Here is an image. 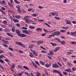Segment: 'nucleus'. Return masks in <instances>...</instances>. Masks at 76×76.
Segmentation results:
<instances>
[{"label": "nucleus", "mask_w": 76, "mask_h": 76, "mask_svg": "<svg viewBox=\"0 0 76 76\" xmlns=\"http://www.w3.org/2000/svg\"><path fill=\"white\" fill-rule=\"evenodd\" d=\"M15 44L17 45H19L20 46L21 44H22V43L19 42H16Z\"/></svg>", "instance_id": "11"}, {"label": "nucleus", "mask_w": 76, "mask_h": 76, "mask_svg": "<svg viewBox=\"0 0 76 76\" xmlns=\"http://www.w3.org/2000/svg\"><path fill=\"white\" fill-rule=\"evenodd\" d=\"M72 71H75V70H76V68L74 67L72 68Z\"/></svg>", "instance_id": "50"}, {"label": "nucleus", "mask_w": 76, "mask_h": 76, "mask_svg": "<svg viewBox=\"0 0 76 76\" xmlns=\"http://www.w3.org/2000/svg\"><path fill=\"white\" fill-rule=\"evenodd\" d=\"M55 39L56 40V41H57L58 42H61V41L59 39H58V38H56Z\"/></svg>", "instance_id": "29"}, {"label": "nucleus", "mask_w": 76, "mask_h": 76, "mask_svg": "<svg viewBox=\"0 0 76 76\" xmlns=\"http://www.w3.org/2000/svg\"><path fill=\"white\" fill-rule=\"evenodd\" d=\"M63 73L64 75H66V76H67V73L66 72H63Z\"/></svg>", "instance_id": "32"}, {"label": "nucleus", "mask_w": 76, "mask_h": 76, "mask_svg": "<svg viewBox=\"0 0 76 76\" xmlns=\"http://www.w3.org/2000/svg\"><path fill=\"white\" fill-rule=\"evenodd\" d=\"M55 32V35H56L57 36H58L60 34H61V32L60 31H56Z\"/></svg>", "instance_id": "6"}, {"label": "nucleus", "mask_w": 76, "mask_h": 76, "mask_svg": "<svg viewBox=\"0 0 76 76\" xmlns=\"http://www.w3.org/2000/svg\"><path fill=\"white\" fill-rule=\"evenodd\" d=\"M37 76H39V75H41V74L38 72H36Z\"/></svg>", "instance_id": "42"}, {"label": "nucleus", "mask_w": 76, "mask_h": 76, "mask_svg": "<svg viewBox=\"0 0 76 76\" xmlns=\"http://www.w3.org/2000/svg\"><path fill=\"white\" fill-rule=\"evenodd\" d=\"M45 66L46 67H48L49 66V64H45Z\"/></svg>", "instance_id": "39"}, {"label": "nucleus", "mask_w": 76, "mask_h": 76, "mask_svg": "<svg viewBox=\"0 0 76 76\" xmlns=\"http://www.w3.org/2000/svg\"><path fill=\"white\" fill-rule=\"evenodd\" d=\"M61 43L62 44H64L66 43V42L65 41H62Z\"/></svg>", "instance_id": "38"}, {"label": "nucleus", "mask_w": 76, "mask_h": 76, "mask_svg": "<svg viewBox=\"0 0 76 76\" xmlns=\"http://www.w3.org/2000/svg\"><path fill=\"white\" fill-rule=\"evenodd\" d=\"M45 25H47V26H48V27H50V25H48V24L47 23H44Z\"/></svg>", "instance_id": "46"}, {"label": "nucleus", "mask_w": 76, "mask_h": 76, "mask_svg": "<svg viewBox=\"0 0 76 76\" xmlns=\"http://www.w3.org/2000/svg\"><path fill=\"white\" fill-rule=\"evenodd\" d=\"M50 54V55H53V54H54V53H53V51H50L49 52Z\"/></svg>", "instance_id": "22"}, {"label": "nucleus", "mask_w": 76, "mask_h": 76, "mask_svg": "<svg viewBox=\"0 0 76 76\" xmlns=\"http://www.w3.org/2000/svg\"><path fill=\"white\" fill-rule=\"evenodd\" d=\"M15 65L13 64L11 66V68L12 69H13L15 67Z\"/></svg>", "instance_id": "40"}, {"label": "nucleus", "mask_w": 76, "mask_h": 76, "mask_svg": "<svg viewBox=\"0 0 76 76\" xmlns=\"http://www.w3.org/2000/svg\"><path fill=\"white\" fill-rule=\"evenodd\" d=\"M15 2V3H17L18 4H19L20 3V2L18 1L17 0H14Z\"/></svg>", "instance_id": "35"}, {"label": "nucleus", "mask_w": 76, "mask_h": 76, "mask_svg": "<svg viewBox=\"0 0 76 76\" xmlns=\"http://www.w3.org/2000/svg\"><path fill=\"white\" fill-rule=\"evenodd\" d=\"M21 47H23V48H26V46H25V45H23L22 43L20 45Z\"/></svg>", "instance_id": "24"}, {"label": "nucleus", "mask_w": 76, "mask_h": 76, "mask_svg": "<svg viewBox=\"0 0 76 76\" xmlns=\"http://www.w3.org/2000/svg\"><path fill=\"white\" fill-rule=\"evenodd\" d=\"M43 30L44 31V32H46V33H48V31L46 30H45V29H43Z\"/></svg>", "instance_id": "63"}, {"label": "nucleus", "mask_w": 76, "mask_h": 76, "mask_svg": "<svg viewBox=\"0 0 76 76\" xmlns=\"http://www.w3.org/2000/svg\"><path fill=\"white\" fill-rule=\"evenodd\" d=\"M16 25L18 27H20V24L19 23H17L16 24Z\"/></svg>", "instance_id": "54"}, {"label": "nucleus", "mask_w": 76, "mask_h": 76, "mask_svg": "<svg viewBox=\"0 0 76 76\" xmlns=\"http://www.w3.org/2000/svg\"><path fill=\"white\" fill-rule=\"evenodd\" d=\"M15 32L17 34H18V35L19 34H20V31H19V30H18L17 29H16L15 30Z\"/></svg>", "instance_id": "10"}, {"label": "nucleus", "mask_w": 76, "mask_h": 76, "mask_svg": "<svg viewBox=\"0 0 76 76\" xmlns=\"http://www.w3.org/2000/svg\"><path fill=\"white\" fill-rule=\"evenodd\" d=\"M28 16H26V18H25V20L26 21V23H29L30 22H32V21H31V20H29L28 19Z\"/></svg>", "instance_id": "1"}, {"label": "nucleus", "mask_w": 76, "mask_h": 76, "mask_svg": "<svg viewBox=\"0 0 76 76\" xmlns=\"http://www.w3.org/2000/svg\"><path fill=\"white\" fill-rule=\"evenodd\" d=\"M4 53V51L1 50H0V54H1V53Z\"/></svg>", "instance_id": "49"}, {"label": "nucleus", "mask_w": 76, "mask_h": 76, "mask_svg": "<svg viewBox=\"0 0 76 76\" xmlns=\"http://www.w3.org/2000/svg\"><path fill=\"white\" fill-rule=\"evenodd\" d=\"M65 71L66 72H70V73L72 72V70H70V69H66L65 70Z\"/></svg>", "instance_id": "12"}, {"label": "nucleus", "mask_w": 76, "mask_h": 76, "mask_svg": "<svg viewBox=\"0 0 76 76\" xmlns=\"http://www.w3.org/2000/svg\"><path fill=\"white\" fill-rule=\"evenodd\" d=\"M2 3L3 4H6V2H5L4 1H2Z\"/></svg>", "instance_id": "64"}, {"label": "nucleus", "mask_w": 76, "mask_h": 76, "mask_svg": "<svg viewBox=\"0 0 76 76\" xmlns=\"http://www.w3.org/2000/svg\"><path fill=\"white\" fill-rule=\"evenodd\" d=\"M45 35H46V33H45L42 34L41 35L42 37H44V36H45Z\"/></svg>", "instance_id": "52"}, {"label": "nucleus", "mask_w": 76, "mask_h": 76, "mask_svg": "<svg viewBox=\"0 0 76 76\" xmlns=\"http://www.w3.org/2000/svg\"><path fill=\"white\" fill-rule=\"evenodd\" d=\"M50 14H51L52 15H53V16H54V15H55V12H50Z\"/></svg>", "instance_id": "51"}, {"label": "nucleus", "mask_w": 76, "mask_h": 76, "mask_svg": "<svg viewBox=\"0 0 76 76\" xmlns=\"http://www.w3.org/2000/svg\"><path fill=\"white\" fill-rule=\"evenodd\" d=\"M53 72H54V73H59V71H57L56 70H53Z\"/></svg>", "instance_id": "19"}, {"label": "nucleus", "mask_w": 76, "mask_h": 76, "mask_svg": "<svg viewBox=\"0 0 76 76\" xmlns=\"http://www.w3.org/2000/svg\"><path fill=\"white\" fill-rule=\"evenodd\" d=\"M41 52L42 53H46V52L45 51L42 50L41 51Z\"/></svg>", "instance_id": "62"}, {"label": "nucleus", "mask_w": 76, "mask_h": 76, "mask_svg": "<svg viewBox=\"0 0 76 76\" xmlns=\"http://www.w3.org/2000/svg\"><path fill=\"white\" fill-rule=\"evenodd\" d=\"M67 64L69 66H73V64H71V63H70L69 62H67Z\"/></svg>", "instance_id": "26"}, {"label": "nucleus", "mask_w": 76, "mask_h": 76, "mask_svg": "<svg viewBox=\"0 0 76 76\" xmlns=\"http://www.w3.org/2000/svg\"><path fill=\"white\" fill-rule=\"evenodd\" d=\"M50 44L53 46H56L57 45V44L55 43H51Z\"/></svg>", "instance_id": "23"}, {"label": "nucleus", "mask_w": 76, "mask_h": 76, "mask_svg": "<svg viewBox=\"0 0 76 76\" xmlns=\"http://www.w3.org/2000/svg\"><path fill=\"white\" fill-rule=\"evenodd\" d=\"M57 64L59 65V66H61V64L60 63V62H57Z\"/></svg>", "instance_id": "45"}, {"label": "nucleus", "mask_w": 76, "mask_h": 76, "mask_svg": "<svg viewBox=\"0 0 76 76\" xmlns=\"http://www.w3.org/2000/svg\"><path fill=\"white\" fill-rule=\"evenodd\" d=\"M65 21L66 22V24H69V25L71 24V22L69 20L65 19Z\"/></svg>", "instance_id": "7"}, {"label": "nucleus", "mask_w": 76, "mask_h": 76, "mask_svg": "<svg viewBox=\"0 0 76 76\" xmlns=\"http://www.w3.org/2000/svg\"><path fill=\"white\" fill-rule=\"evenodd\" d=\"M40 63L43 66H44L45 65V62H42V61H39Z\"/></svg>", "instance_id": "15"}, {"label": "nucleus", "mask_w": 76, "mask_h": 76, "mask_svg": "<svg viewBox=\"0 0 76 76\" xmlns=\"http://www.w3.org/2000/svg\"><path fill=\"white\" fill-rule=\"evenodd\" d=\"M18 36L19 37H26V35L24 34H18Z\"/></svg>", "instance_id": "3"}, {"label": "nucleus", "mask_w": 76, "mask_h": 76, "mask_svg": "<svg viewBox=\"0 0 76 76\" xmlns=\"http://www.w3.org/2000/svg\"><path fill=\"white\" fill-rule=\"evenodd\" d=\"M4 57V56L3 55H1L0 56V59H1V58H3V57Z\"/></svg>", "instance_id": "36"}, {"label": "nucleus", "mask_w": 76, "mask_h": 76, "mask_svg": "<svg viewBox=\"0 0 76 76\" xmlns=\"http://www.w3.org/2000/svg\"><path fill=\"white\" fill-rule=\"evenodd\" d=\"M0 63H4V61L2 60H1L0 59Z\"/></svg>", "instance_id": "59"}, {"label": "nucleus", "mask_w": 76, "mask_h": 76, "mask_svg": "<svg viewBox=\"0 0 76 76\" xmlns=\"http://www.w3.org/2000/svg\"><path fill=\"white\" fill-rule=\"evenodd\" d=\"M71 43H72V44L74 45V44H76V42H74V41H72L70 42Z\"/></svg>", "instance_id": "25"}, {"label": "nucleus", "mask_w": 76, "mask_h": 76, "mask_svg": "<svg viewBox=\"0 0 76 76\" xmlns=\"http://www.w3.org/2000/svg\"><path fill=\"white\" fill-rule=\"evenodd\" d=\"M32 63L34 66V67H35V68H37V65L35 64L34 62H32Z\"/></svg>", "instance_id": "13"}, {"label": "nucleus", "mask_w": 76, "mask_h": 76, "mask_svg": "<svg viewBox=\"0 0 76 76\" xmlns=\"http://www.w3.org/2000/svg\"><path fill=\"white\" fill-rule=\"evenodd\" d=\"M63 58L64 61H67V59L66 58H64L63 57Z\"/></svg>", "instance_id": "47"}, {"label": "nucleus", "mask_w": 76, "mask_h": 76, "mask_svg": "<svg viewBox=\"0 0 76 76\" xmlns=\"http://www.w3.org/2000/svg\"><path fill=\"white\" fill-rule=\"evenodd\" d=\"M69 28H70L69 27H62V29H69Z\"/></svg>", "instance_id": "18"}, {"label": "nucleus", "mask_w": 76, "mask_h": 76, "mask_svg": "<svg viewBox=\"0 0 76 76\" xmlns=\"http://www.w3.org/2000/svg\"><path fill=\"white\" fill-rule=\"evenodd\" d=\"M17 8L18 9V12H19L20 13H21L22 12L21 11V10H20V7L18 5H17L16 6Z\"/></svg>", "instance_id": "5"}, {"label": "nucleus", "mask_w": 76, "mask_h": 76, "mask_svg": "<svg viewBox=\"0 0 76 76\" xmlns=\"http://www.w3.org/2000/svg\"><path fill=\"white\" fill-rule=\"evenodd\" d=\"M38 8H39V9H43V7H41V6H39L38 7Z\"/></svg>", "instance_id": "55"}, {"label": "nucleus", "mask_w": 76, "mask_h": 76, "mask_svg": "<svg viewBox=\"0 0 76 76\" xmlns=\"http://www.w3.org/2000/svg\"><path fill=\"white\" fill-rule=\"evenodd\" d=\"M29 56L31 57L32 58L34 57V55H33V54L32 53H30L29 54Z\"/></svg>", "instance_id": "21"}, {"label": "nucleus", "mask_w": 76, "mask_h": 76, "mask_svg": "<svg viewBox=\"0 0 76 76\" xmlns=\"http://www.w3.org/2000/svg\"><path fill=\"white\" fill-rule=\"evenodd\" d=\"M25 73L26 75H27L28 76H30V75H29V74L28 72H25Z\"/></svg>", "instance_id": "27"}, {"label": "nucleus", "mask_w": 76, "mask_h": 76, "mask_svg": "<svg viewBox=\"0 0 76 76\" xmlns=\"http://www.w3.org/2000/svg\"><path fill=\"white\" fill-rule=\"evenodd\" d=\"M54 18H55V19H58V20H60V18L58 17H54Z\"/></svg>", "instance_id": "53"}, {"label": "nucleus", "mask_w": 76, "mask_h": 76, "mask_svg": "<svg viewBox=\"0 0 76 76\" xmlns=\"http://www.w3.org/2000/svg\"><path fill=\"white\" fill-rule=\"evenodd\" d=\"M15 17L17 19H19L20 18V15H16L15 16Z\"/></svg>", "instance_id": "30"}, {"label": "nucleus", "mask_w": 76, "mask_h": 76, "mask_svg": "<svg viewBox=\"0 0 76 76\" xmlns=\"http://www.w3.org/2000/svg\"><path fill=\"white\" fill-rule=\"evenodd\" d=\"M29 28H30V29H35V27L33 26H29Z\"/></svg>", "instance_id": "17"}, {"label": "nucleus", "mask_w": 76, "mask_h": 76, "mask_svg": "<svg viewBox=\"0 0 76 76\" xmlns=\"http://www.w3.org/2000/svg\"><path fill=\"white\" fill-rule=\"evenodd\" d=\"M66 31L65 30H60V32H65Z\"/></svg>", "instance_id": "41"}, {"label": "nucleus", "mask_w": 76, "mask_h": 76, "mask_svg": "<svg viewBox=\"0 0 76 76\" xmlns=\"http://www.w3.org/2000/svg\"><path fill=\"white\" fill-rule=\"evenodd\" d=\"M8 12H9L10 13H13V11H12L11 10H8Z\"/></svg>", "instance_id": "37"}, {"label": "nucleus", "mask_w": 76, "mask_h": 76, "mask_svg": "<svg viewBox=\"0 0 76 76\" xmlns=\"http://www.w3.org/2000/svg\"><path fill=\"white\" fill-rule=\"evenodd\" d=\"M9 50H10V51H13V48H8Z\"/></svg>", "instance_id": "33"}, {"label": "nucleus", "mask_w": 76, "mask_h": 76, "mask_svg": "<svg viewBox=\"0 0 76 76\" xmlns=\"http://www.w3.org/2000/svg\"><path fill=\"white\" fill-rule=\"evenodd\" d=\"M59 50H60V47H57L54 50V52H55H55H57V51H58Z\"/></svg>", "instance_id": "9"}, {"label": "nucleus", "mask_w": 76, "mask_h": 76, "mask_svg": "<svg viewBox=\"0 0 76 76\" xmlns=\"http://www.w3.org/2000/svg\"><path fill=\"white\" fill-rule=\"evenodd\" d=\"M37 31H41L42 29L41 28H36Z\"/></svg>", "instance_id": "31"}, {"label": "nucleus", "mask_w": 76, "mask_h": 76, "mask_svg": "<svg viewBox=\"0 0 76 76\" xmlns=\"http://www.w3.org/2000/svg\"><path fill=\"white\" fill-rule=\"evenodd\" d=\"M3 31L4 32H8V30L7 28L4 29Z\"/></svg>", "instance_id": "34"}, {"label": "nucleus", "mask_w": 76, "mask_h": 76, "mask_svg": "<svg viewBox=\"0 0 76 76\" xmlns=\"http://www.w3.org/2000/svg\"><path fill=\"white\" fill-rule=\"evenodd\" d=\"M23 67L24 69H26V70H29V68H28V67L26 66H23Z\"/></svg>", "instance_id": "14"}, {"label": "nucleus", "mask_w": 76, "mask_h": 76, "mask_svg": "<svg viewBox=\"0 0 76 76\" xmlns=\"http://www.w3.org/2000/svg\"><path fill=\"white\" fill-rule=\"evenodd\" d=\"M33 47H34V46L33 45H31L29 46L30 48H33Z\"/></svg>", "instance_id": "57"}, {"label": "nucleus", "mask_w": 76, "mask_h": 76, "mask_svg": "<svg viewBox=\"0 0 76 76\" xmlns=\"http://www.w3.org/2000/svg\"><path fill=\"white\" fill-rule=\"evenodd\" d=\"M12 20H13L14 22H19L18 20L16 19H13Z\"/></svg>", "instance_id": "20"}, {"label": "nucleus", "mask_w": 76, "mask_h": 76, "mask_svg": "<svg viewBox=\"0 0 76 76\" xmlns=\"http://www.w3.org/2000/svg\"><path fill=\"white\" fill-rule=\"evenodd\" d=\"M5 61H6V62H7V63H9V60L8 59H5Z\"/></svg>", "instance_id": "56"}, {"label": "nucleus", "mask_w": 76, "mask_h": 76, "mask_svg": "<svg viewBox=\"0 0 76 76\" xmlns=\"http://www.w3.org/2000/svg\"><path fill=\"white\" fill-rule=\"evenodd\" d=\"M1 8L3 10H6V8H5L4 7H1Z\"/></svg>", "instance_id": "58"}, {"label": "nucleus", "mask_w": 76, "mask_h": 76, "mask_svg": "<svg viewBox=\"0 0 76 76\" xmlns=\"http://www.w3.org/2000/svg\"><path fill=\"white\" fill-rule=\"evenodd\" d=\"M12 31L13 32H15V28H12Z\"/></svg>", "instance_id": "60"}, {"label": "nucleus", "mask_w": 76, "mask_h": 76, "mask_svg": "<svg viewBox=\"0 0 76 76\" xmlns=\"http://www.w3.org/2000/svg\"><path fill=\"white\" fill-rule=\"evenodd\" d=\"M33 53L34 54L35 56H38V53H37L35 52V50H33Z\"/></svg>", "instance_id": "16"}, {"label": "nucleus", "mask_w": 76, "mask_h": 76, "mask_svg": "<svg viewBox=\"0 0 76 76\" xmlns=\"http://www.w3.org/2000/svg\"><path fill=\"white\" fill-rule=\"evenodd\" d=\"M23 33H26L27 35H31V34L29 32V31L27 30H24L23 31Z\"/></svg>", "instance_id": "2"}, {"label": "nucleus", "mask_w": 76, "mask_h": 76, "mask_svg": "<svg viewBox=\"0 0 76 76\" xmlns=\"http://www.w3.org/2000/svg\"><path fill=\"white\" fill-rule=\"evenodd\" d=\"M21 75H22V74L20 73H18L17 74V76H20Z\"/></svg>", "instance_id": "61"}, {"label": "nucleus", "mask_w": 76, "mask_h": 76, "mask_svg": "<svg viewBox=\"0 0 76 76\" xmlns=\"http://www.w3.org/2000/svg\"><path fill=\"white\" fill-rule=\"evenodd\" d=\"M55 35H56L55 33L54 32L53 34H52V37H54Z\"/></svg>", "instance_id": "44"}, {"label": "nucleus", "mask_w": 76, "mask_h": 76, "mask_svg": "<svg viewBox=\"0 0 76 76\" xmlns=\"http://www.w3.org/2000/svg\"><path fill=\"white\" fill-rule=\"evenodd\" d=\"M43 43V41L42 40H39L37 42V44H42Z\"/></svg>", "instance_id": "8"}, {"label": "nucleus", "mask_w": 76, "mask_h": 76, "mask_svg": "<svg viewBox=\"0 0 76 76\" xmlns=\"http://www.w3.org/2000/svg\"><path fill=\"white\" fill-rule=\"evenodd\" d=\"M53 68H54L55 69L58 68V65H57V64H53Z\"/></svg>", "instance_id": "4"}, {"label": "nucleus", "mask_w": 76, "mask_h": 76, "mask_svg": "<svg viewBox=\"0 0 76 76\" xmlns=\"http://www.w3.org/2000/svg\"><path fill=\"white\" fill-rule=\"evenodd\" d=\"M35 63H36V64H37V65H38V66L40 65L39 64V63H38L37 61H35Z\"/></svg>", "instance_id": "48"}, {"label": "nucleus", "mask_w": 76, "mask_h": 76, "mask_svg": "<svg viewBox=\"0 0 76 76\" xmlns=\"http://www.w3.org/2000/svg\"><path fill=\"white\" fill-rule=\"evenodd\" d=\"M3 23L5 25H7V21H3Z\"/></svg>", "instance_id": "28"}, {"label": "nucleus", "mask_w": 76, "mask_h": 76, "mask_svg": "<svg viewBox=\"0 0 76 76\" xmlns=\"http://www.w3.org/2000/svg\"><path fill=\"white\" fill-rule=\"evenodd\" d=\"M71 35L72 36H74V32H71L70 33Z\"/></svg>", "instance_id": "43"}]
</instances>
